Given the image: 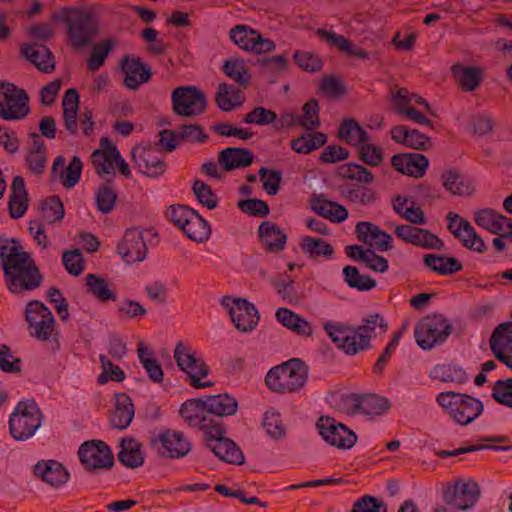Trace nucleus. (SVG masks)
Returning <instances> with one entry per match:
<instances>
[{
    "label": "nucleus",
    "instance_id": "obj_50",
    "mask_svg": "<svg viewBox=\"0 0 512 512\" xmlns=\"http://www.w3.org/2000/svg\"><path fill=\"white\" fill-rule=\"evenodd\" d=\"M327 142L326 134L314 132L312 134H302L296 139L291 140L290 146L293 151L300 154H308Z\"/></svg>",
    "mask_w": 512,
    "mask_h": 512
},
{
    "label": "nucleus",
    "instance_id": "obj_34",
    "mask_svg": "<svg viewBox=\"0 0 512 512\" xmlns=\"http://www.w3.org/2000/svg\"><path fill=\"white\" fill-rule=\"evenodd\" d=\"M28 208V193L24 179L14 177L11 184V193L8 201L9 214L13 219L21 218Z\"/></svg>",
    "mask_w": 512,
    "mask_h": 512
},
{
    "label": "nucleus",
    "instance_id": "obj_60",
    "mask_svg": "<svg viewBox=\"0 0 512 512\" xmlns=\"http://www.w3.org/2000/svg\"><path fill=\"white\" fill-rule=\"evenodd\" d=\"M339 175L343 178L359 181L365 184H370L374 181V176L370 170L355 163H348L341 166L339 169Z\"/></svg>",
    "mask_w": 512,
    "mask_h": 512
},
{
    "label": "nucleus",
    "instance_id": "obj_28",
    "mask_svg": "<svg viewBox=\"0 0 512 512\" xmlns=\"http://www.w3.org/2000/svg\"><path fill=\"white\" fill-rule=\"evenodd\" d=\"M254 153L245 148L228 147L218 154V162L223 171H232L250 166Z\"/></svg>",
    "mask_w": 512,
    "mask_h": 512
},
{
    "label": "nucleus",
    "instance_id": "obj_2",
    "mask_svg": "<svg viewBox=\"0 0 512 512\" xmlns=\"http://www.w3.org/2000/svg\"><path fill=\"white\" fill-rule=\"evenodd\" d=\"M62 22L66 25L67 42L76 51L90 47L100 32L98 17L91 9L66 8Z\"/></svg>",
    "mask_w": 512,
    "mask_h": 512
},
{
    "label": "nucleus",
    "instance_id": "obj_31",
    "mask_svg": "<svg viewBox=\"0 0 512 512\" xmlns=\"http://www.w3.org/2000/svg\"><path fill=\"white\" fill-rule=\"evenodd\" d=\"M21 54L42 72L54 71L55 63L52 52L44 45L23 44L20 47Z\"/></svg>",
    "mask_w": 512,
    "mask_h": 512
},
{
    "label": "nucleus",
    "instance_id": "obj_5",
    "mask_svg": "<svg viewBox=\"0 0 512 512\" xmlns=\"http://www.w3.org/2000/svg\"><path fill=\"white\" fill-rule=\"evenodd\" d=\"M173 357L178 368L186 374L187 381L193 388L201 389L214 385L212 381H201L208 376L210 368L191 346L184 342H178Z\"/></svg>",
    "mask_w": 512,
    "mask_h": 512
},
{
    "label": "nucleus",
    "instance_id": "obj_32",
    "mask_svg": "<svg viewBox=\"0 0 512 512\" xmlns=\"http://www.w3.org/2000/svg\"><path fill=\"white\" fill-rule=\"evenodd\" d=\"M390 133L393 141L415 150H426L431 146L429 137L404 125L394 126Z\"/></svg>",
    "mask_w": 512,
    "mask_h": 512
},
{
    "label": "nucleus",
    "instance_id": "obj_23",
    "mask_svg": "<svg viewBox=\"0 0 512 512\" xmlns=\"http://www.w3.org/2000/svg\"><path fill=\"white\" fill-rule=\"evenodd\" d=\"M490 348L498 360L512 368V323L505 322L495 328Z\"/></svg>",
    "mask_w": 512,
    "mask_h": 512
},
{
    "label": "nucleus",
    "instance_id": "obj_6",
    "mask_svg": "<svg viewBox=\"0 0 512 512\" xmlns=\"http://www.w3.org/2000/svg\"><path fill=\"white\" fill-rule=\"evenodd\" d=\"M42 413L33 400L20 401L9 419L11 436L18 441L32 437L41 426Z\"/></svg>",
    "mask_w": 512,
    "mask_h": 512
},
{
    "label": "nucleus",
    "instance_id": "obj_39",
    "mask_svg": "<svg viewBox=\"0 0 512 512\" xmlns=\"http://www.w3.org/2000/svg\"><path fill=\"white\" fill-rule=\"evenodd\" d=\"M142 445L133 438H125L120 443L118 460L121 464L129 468H138L144 463V454Z\"/></svg>",
    "mask_w": 512,
    "mask_h": 512
},
{
    "label": "nucleus",
    "instance_id": "obj_58",
    "mask_svg": "<svg viewBox=\"0 0 512 512\" xmlns=\"http://www.w3.org/2000/svg\"><path fill=\"white\" fill-rule=\"evenodd\" d=\"M65 215L64 205L59 197L51 196L41 204V216L49 224L59 222Z\"/></svg>",
    "mask_w": 512,
    "mask_h": 512
},
{
    "label": "nucleus",
    "instance_id": "obj_20",
    "mask_svg": "<svg viewBox=\"0 0 512 512\" xmlns=\"http://www.w3.org/2000/svg\"><path fill=\"white\" fill-rule=\"evenodd\" d=\"M151 444L161 455L171 458L183 457L191 448L183 433L171 430L160 433L157 438L152 439Z\"/></svg>",
    "mask_w": 512,
    "mask_h": 512
},
{
    "label": "nucleus",
    "instance_id": "obj_7",
    "mask_svg": "<svg viewBox=\"0 0 512 512\" xmlns=\"http://www.w3.org/2000/svg\"><path fill=\"white\" fill-rule=\"evenodd\" d=\"M452 325L441 314L423 318L415 326L414 336L419 347L429 350L444 343L452 333Z\"/></svg>",
    "mask_w": 512,
    "mask_h": 512
},
{
    "label": "nucleus",
    "instance_id": "obj_25",
    "mask_svg": "<svg viewBox=\"0 0 512 512\" xmlns=\"http://www.w3.org/2000/svg\"><path fill=\"white\" fill-rule=\"evenodd\" d=\"M356 233L359 241L370 247H375L379 251H388L392 249V237L381 230L372 222L362 221L356 225Z\"/></svg>",
    "mask_w": 512,
    "mask_h": 512
},
{
    "label": "nucleus",
    "instance_id": "obj_11",
    "mask_svg": "<svg viewBox=\"0 0 512 512\" xmlns=\"http://www.w3.org/2000/svg\"><path fill=\"white\" fill-rule=\"evenodd\" d=\"M343 406L348 415L380 416L390 409V402L376 394L350 393L343 398Z\"/></svg>",
    "mask_w": 512,
    "mask_h": 512
},
{
    "label": "nucleus",
    "instance_id": "obj_57",
    "mask_svg": "<svg viewBox=\"0 0 512 512\" xmlns=\"http://www.w3.org/2000/svg\"><path fill=\"white\" fill-rule=\"evenodd\" d=\"M117 192L110 183L98 187L95 192V203L97 209L103 213H110L116 204Z\"/></svg>",
    "mask_w": 512,
    "mask_h": 512
},
{
    "label": "nucleus",
    "instance_id": "obj_48",
    "mask_svg": "<svg viewBox=\"0 0 512 512\" xmlns=\"http://www.w3.org/2000/svg\"><path fill=\"white\" fill-rule=\"evenodd\" d=\"M342 196L348 202L361 207L373 205L377 201L376 192L362 185H350L342 189Z\"/></svg>",
    "mask_w": 512,
    "mask_h": 512
},
{
    "label": "nucleus",
    "instance_id": "obj_18",
    "mask_svg": "<svg viewBox=\"0 0 512 512\" xmlns=\"http://www.w3.org/2000/svg\"><path fill=\"white\" fill-rule=\"evenodd\" d=\"M229 302L234 305L229 308V314L237 330L249 332L253 330L259 321V314L255 306L244 298H224L222 303L229 306Z\"/></svg>",
    "mask_w": 512,
    "mask_h": 512
},
{
    "label": "nucleus",
    "instance_id": "obj_26",
    "mask_svg": "<svg viewBox=\"0 0 512 512\" xmlns=\"http://www.w3.org/2000/svg\"><path fill=\"white\" fill-rule=\"evenodd\" d=\"M391 165L402 174L420 178L425 174L429 160L420 153L396 154L391 159Z\"/></svg>",
    "mask_w": 512,
    "mask_h": 512
},
{
    "label": "nucleus",
    "instance_id": "obj_40",
    "mask_svg": "<svg viewBox=\"0 0 512 512\" xmlns=\"http://www.w3.org/2000/svg\"><path fill=\"white\" fill-rule=\"evenodd\" d=\"M244 97L241 88L227 83H220L215 95V102L222 111H231L242 105Z\"/></svg>",
    "mask_w": 512,
    "mask_h": 512
},
{
    "label": "nucleus",
    "instance_id": "obj_16",
    "mask_svg": "<svg viewBox=\"0 0 512 512\" xmlns=\"http://www.w3.org/2000/svg\"><path fill=\"white\" fill-rule=\"evenodd\" d=\"M480 489L473 480L466 482L458 480L452 486H448L443 493L446 504L457 510H468L478 501Z\"/></svg>",
    "mask_w": 512,
    "mask_h": 512
},
{
    "label": "nucleus",
    "instance_id": "obj_44",
    "mask_svg": "<svg viewBox=\"0 0 512 512\" xmlns=\"http://www.w3.org/2000/svg\"><path fill=\"white\" fill-rule=\"evenodd\" d=\"M205 403H207L210 416L219 420H221L220 417L235 414L238 408L235 398L228 394L208 396Z\"/></svg>",
    "mask_w": 512,
    "mask_h": 512
},
{
    "label": "nucleus",
    "instance_id": "obj_17",
    "mask_svg": "<svg viewBox=\"0 0 512 512\" xmlns=\"http://www.w3.org/2000/svg\"><path fill=\"white\" fill-rule=\"evenodd\" d=\"M180 414L189 426L201 429L204 431L205 435L208 434L213 426H217L222 422L210 416L207 403H205L203 399H191L186 401L181 406Z\"/></svg>",
    "mask_w": 512,
    "mask_h": 512
},
{
    "label": "nucleus",
    "instance_id": "obj_1",
    "mask_svg": "<svg viewBox=\"0 0 512 512\" xmlns=\"http://www.w3.org/2000/svg\"><path fill=\"white\" fill-rule=\"evenodd\" d=\"M0 265L6 286L13 294L33 291L43 282L34 259L14 239L0 238Z\"/></svg>",
    "mask_w": 512,
    "mask_h": 512
},
{
    "label": "nucleus",
    "instance_id": "obj_33",
    "mask_svg": "<svg viewBox=\"0 0 512 512\" xmlns=\"http://www.w3.org/2000/svg\"><path fill=\"white\" fill-rule=\"evenodd\" d=\"M315 34L331 48H336L341 52L360 59L368 58L367 51L352 45L346 37L336 34L333 30L317 29Z\"/></svg>",
    "mask_w": 512,
    "mask_h": 512
},
{
    "label": "nucleus",
    "instance_id": "obj_59",
    "mask_svg": "<svg viewBox=\"0 0 512 512\" xmlns=\"http://www.w3.org/2000/svg\"><path fill=\"white\" fill-rule=\"evenodd\" d=\"M298 125L312 131L320 126L319 104L316 99H310L303 105L302 116H298Z\"/></svg>",
    "mask_w": 512,
    "mask_h": 512
},
{
    "label": "nucleus",
    "instance_id": "obj_10",
    "mask_svg": "<svg viewBox=\"0 0 512 512\" xmlns=\"http://www.w3.org/2000/svg\"><path fill=\"white\" fill-rule=\"evenodd\" d=\"M172 109L175 114L184 117H195L206 110V97L194 86H181L173 90L171 95Z\"/></svg>",
    "mask_w": 512,
    "mask_h": 512
},
{
    "label": "nucleus",
    "instance_id": "obj_9",
    "mask_svg": "<svg viewBox=\"0 0 512 512\" xmlns=\"http://www.w3.org/2000/svg\"><path fill=\"white\" fill-rule=\"evenodd\" d=\"M28 101L24 89L0 81V118L7 121L24 119L30 112Z\"/></svg>",
    "mask_w": 512,
    "mask_h": 512
},
{
    "label": "nucleus",
    "instance_id": "obj_13",
    "mask_svg": "<svg viewBox=\"0 0 512 512\" xmlns=\"http://www.w3.org/2000/svg\"><path fill=\"white\" fill-rule=\"evenodd\" d=\"M80 462L88 471L109 470L114 464V457L109 446L101 440L84 442L79 450Z\"/></svg>",
    "mask_w": 512,
    "mask_h": 512
},
{
    "label": "nucleus",
    "instance_id": "obj_3",
    "mask_svg": "<svg viewBox=\"0 0 512 512\" xmlns=\"http://www.w3.org/2000/svg\"><path fill=\"white\" fill-rule=\"evenodd\" d=\"M309 368L299 358H292L271 368L265 377L267 387L279 394H292L302 390L308 380Z\"/></svg>",
    "mask_w": 512,
    "mask_h": 512
},
{
    "label": "nucleus",
    "instance_id": "obj_56",
    "mask_svg": "<svg viewBox=\"0 0 512 512\" xmlns=\"http://www.w3.org/2000/svg\"><path fill=\"white\" fill-rule=\"evenodd\" d=\"M85 281L87 291L100 301L116 300V295L109 289L108 283L104 278L96 274H88Z\"/></svg>",
    "mask_w": 512,
    "mask_h": 512
},
{
    "label": "nucleus",
    "instance_id": "obj_46",
    "mask_svg": "<svg viewBox=\"0 0 512 512\" xmlns=\"http://www.w3.org/2000/svg\"><path fill=\"white\" fill-rule=\"evenodd\" d=\"M424 264L440 275H450L461 271L462 263L455 257L438 254H427L423 259Z\"/></svg>",
    "mask_w": 512,
    "mask_h": 512
},
{
    "label": "nucleus",
    "instance_id": "obj_63",
    "mask_svg": "<svg viewBox=\"0 0 512 512\" xmlns=\"http://www.w3.org/2000/svg\"><path fill=\"white\" fill-rule=\"evenodd\" d=\"M99 360L103 370L97 379L99 384H106L109 381L122 382L125 379L124 371L114 365L106 355H100Z\"/></svg>",
    "mask_w": 512,
    "mask_h": 512
},
{
    "label": "nucleus",
    "instance_id": "obj_4",
    "mask_svg": "<svg viewBox=\"0 0 512 512\" xmlns=\"http://www.w3.org/2000/svg\"><path fill=\"white\" fill-rule=\"evenodd\" d=\"M437 403L451 419L461 426H467L483 412V403L467 394L441 392L436 398Z\"/></svg>",
    "mask_w": 512,
    "mask_h": 512
},
{
    "label": "nucleus",
    "instance_id": "obj_54",
    "mask_svg": "<svg viewBox=\"0 0 512 512\" xmlns=\"http://www.w3.org/2000/svg\"><path fill=\"white\" fill-rule=\"evenodd\" d=\"M343 279L350 288L359 291H369L376 287V281L368 275H361L355 266L343 268Z\"/></svg>",
    "mask_w": 512,
    "mask_h": 512
},
{
    "label": "nucleus",
    "instance_id": "obj_51",
    "mask_svg": "<svg viewBox=\"0 0 512 512\" xmlns=\"http://www.w3.org/2000/svg\"><path fill=\"white\" fill-rule=\"evenodd\" d=\"M138 358L140 363L146 370L149 378L155 383H161L163 381V370L161 365L154 357V353L151 350H148L147 347L140 342L138 344Z\"/></svg>",
    "mask_w": 512,
    "mask_h": 512
},
{
    "label": "nucleus",
    "instance_id": "obj_64",
    "mask_svg": "<svg viewBox=\"0 0 512 512\" xmlns=\"http://www.w3.org/2000/svg\"><path fill=\"white\" fill-rule=\"evenodd\" d=\"M293 58L297 66L304 71L315 73L323 67L321 58L312 51L298 50L294 53Z\"/></svg>",
    "mask_w": 512,
    "mask_h": 512
},
{
    "label": "nucleus",
    "instance_id": "obj_35",
    "mask_svg": "<svg viewBox=\"0 0 512 512\" xmlns=\"http://www.w3.org/2000/svg\"><path fill=\"white\" fill-rule=\"evenodd\" d=\"M134 417V405L126 393L115 394V409L111 415V425L117 429H126Z\"/></svg>",
    "mask_w": 512,
    "mask_h": 512
},
{
    "label": "nucleus",
    "instance_id": "obj_42",
    "mask_svg": "<svg viewBox=\"0 0 512 512\" xmlns=\"http://www.w3.org/2000/svg\"><path fill=\"white\" fill-rule=\"evenodd\" d=\"M338 137L349 145L358 147L371 140L368 133L352 118L344 119L339 126Z\"/></svg>",
    "mask_w": 512,
    "mask_h": 512
},
{
    "label": "nucleus",
    "instance_id": "obj_62",
    "mask_svg": "<svg viewBox=\"0 0 512 512\" xmlns=\"http://www.w3.org/2000/svg\"><path fill=\"white\" fill-rule=\"evenodd\" d=\"M325 332L336 346L344 351V345L348 341L351 327L341 322H327L323 326Z\"/></svg>",
    "mask_w": 512,
    "mask_h": 512
},
{
    "label": "nucleus",
    "instance_id": "obj_61",
    "mask_svg": "<svg viewBox=\"0 0 512 512\" xmlns=\"http://www.w3.org/2000/svg\"><path fill=\"white\" fill-rule=\"evenodd\" d=\"M435 374L442 382L463 384L468 380L466 372L461 367L454 364L438 365L435 368Z\"/></svg>",
    "mask_w": 512,
    "mask_h": 512
},
{
    "label": "nucleus",
    "instance_id": "obj_41",
    "mask_svg": "<svg viewBox=\"0 0 512 512\" xmlns=\"http://www.w3.org/2000/svg\"><path fill=\"white\" fill-rule=\"evenodd\" d=\"M275 316L283 326L297 335L311 336L313 333V327L310 322L287 308H279Z\"/></svg>",
    "mask_w": 512,
    "mask_h": 512
},
{
    "label": "nucleus",
    "instance_id": "obj_24",
    "mask_svg": "<svg viewBox=\"0 0 512 512\" xmlns=\"http://www.w3.org/2000/svg\"><path fill=\"white\" fill-rule=\"evenodd\" d=\"M476 224L492 234L502 233L503 237L512 240V219L485 208L475 212Z\"/></svg>",
    "mask_w": 512,
    "mask_h": 512
},
{
    "label": "nucleus",
    "instance_id": "obj_53",
    "mask_svg": "<svg viewBox=\"0 0 512 512\" xmlns=\"http://www.w3.org/2000/svg\"><path fill=\"white\" fill-rule=\"evenodd\" d=\"M443 186L453 195H469L473 188L471 183L456 170H449L442 174Z\"/></svg>",
    "mask_w": 512,
    "mask_h": 512
},
{
    "label": "nucleus",
    "instance_id": "obj_38",
    "mask_svg": "<svg viewBox=\"0 0 512 512\" xmlns=\"http://www.w3.org/2000/svg\"><path fill=\"white\" fill-rule=\"evenodd\" d=\"M100 145L105 150H95L92 153V164L95 168V171L98 175H113L114 174V160L113 152L117 149L116 146L111 145L107 138H102L100 140Z\"/></svg>",
    "mask_w": 512,
    "mask_h": 512
},
{
    "label": "nucleus",
    "instance_id": "obj_49",
    "mask_svg": "<svg viewBox=\"0 0 512 512\" xmlns=\"http://www.w3.org/2000/svg\"><path fill=\"white\" fill-rule=\"evenodd\" d=\"M312 208L318 215L335 223H341L348 218L347 209L333 201L317 198Z\"/></svg>",
    "mask_w": 512,
    "mask_h": 512
},
{
    "label": "nucleus",
    "instance_id": "obj_21",
    "mask_svg": "<svg viewBox=\"0 0 512 512\" xmlns=\"http://www.w3.org/2000/svg\"><path fill=\"white\" fill-rule=\"evenodd\" d=\"M394 233L405 243H409L417 247L440 250L444 246L443 241L438 238V236L432 234L426 229L416 226L408 224L397 225L394 229Z\"/></svg>",
    "mask_w": 512,
    "mask_h": 512
},
{
    "label": "nucleus",
    "instance_id": "obj_43",
    "mask_svg": "<svg viewBox=\"0 0 512 512\" xmlns=\"http://www.w3.org/2000/svg\"><path fill=\"white\" fill-rule=\"evenodd\" d=\"M32 147L26 156V162L34 174H42L47 162L45 142L37 133H31Z\"/></svg>",
    "mask_w": 512,
    "mask_h": 512
},
{
    "label": "nucleus",
    "instance_id": "obj_19",
    "mask_svg": "<svg viewBox=\"0 0 512 512\" xmlns=\"http://www.w3.org/2000/svg\"><path fill=\"white\" fill-rule=\"evenodd\" d=\"M118 254L127 264L141 262L146 258L147 246L143 232L137 228L126 230L117 247Z\"/></svg>",
    "mask_w": 512,
    "mask_h": 512
},
{
    "label": "nucleus",
    "instance_id": "obj_29",
    "mask_svg": "<svg viewBox=\"0 0 512 512\" xmlns=\"http://www.w3.org/2000/svg\"><path fill=\"white\" fill-rule=\"evenodd\" d=\"M121 67L125 74L124 84L132 90H136L142 83L148 82L151 77L150 68L140 59L125 57L121 62Z\"/></svg>",
    "mask_w": 512,
    "mask_h": 512
},
{
    "label": "nucleus",
    "instance_id": "obj_30",
    "mask_svg": "<svg viewBox=\"0 0 512 512\" xmlns=\"http://www.w3.org/2000/svg\"><path fill=\"white\" fill-rule=\"evenodd\" d=\"M34 473L52 487L64 485L70 476L66 468L54 460L38 462L34 467Z\"/></svg>",
    "mask_w": 512,
    "mask_h": 512
},
{
    "label": "nucleus",
    "instance_id": "obj_37",
    "mask_svg": "<svg viewBox=\"0 0 512 512\" xmlns=\"http://www.w3.org/2000/svg\"><path fill=\"white\" fill-rule=\"evenodd\" d=\"M451 73L459 87L466 92L474 91L482 79V70L475 66L455 64L451 67Z\"/></svg>",
    "mask_w": 512,
    "mask_h": 512
},
{
    "label": "nucleus",
    "instance_id": "obj_47",
    "mask_svg": "<svg viewBox=\"0 0 512 512\" xmlns=\"http://www.w3.org/2000/svg\"><path fill=\"white\" fill-rule=\"evenodd\" d=\"M224 74L240 88H246L251 82V74L245 62L240 58H231L223 63Z\"/></svg>",
    "mask_w": 512,
    "mask_h": 512
},
{
    "label": "nucleus",
    "instance_id": "obj_22",
    "mask_svg": "<svg viewBox=\"0 0 512 512\" xmlns=\"http://www.w3.org/2000/svg\"><path fill=\"white\" fill-rule=\"evenodd\" d=\"M131 156L139 172L149 177H158L166 170L162 156L153 148L136 146L132 149Z\"/></svg>",
    "mask_w": 512,
    "mask_h": 512
},
{
    "label": "nucleus",
    "instance_id": "obj_52",
    "mask_svg": "<svg viewBox=\"0 0 512 512\" xmlns=\"http://www.w3.org/2000/svg\"><path fill=\"white\" fill-rule=\"evenodd\" d=\"M182 231L189 239L199 243L206 241L211 233L208 222L197 211L193 213Z\"/></svg>",
    "mask_w": 512,
    "mask_h": 512
},
{
    "label": "nucleus",
    "instance_id": "obj_45",
    "mask_svg": "<svg viewBox=\"0 0 512 512\" xmlns=\"http://www.w3.org/2000/svg\"><path fill=\"white\" fill-rule=\"evenodd\" d=\"M299 247L310 259H317L319 257L331 259L334 254V249L330 243L321 238L312 236H303L300 240Z\"/></svg>",
    "mask_w": 512,
    "mask_h": 512
},
{
    "label": "nucleus",
    "instance_id": "obj_15",
    "mask_svg": "<svg viewBox=\"0 0 512 512\" xmlns=\"http://www.w3.org/2000/svg\"><path fill=\"white\" fill-rule=\"evenodd\" d=\"M317 428L328 444L339 449H350L357 441V435L352 430L328 416L318 420Z\"/></svg>",
    "mask_w": 512,
    "mask_h": 512
},
{
    "label": "nucleus",
    "instance_id": "obj_27",
    "mask_svg": "<svg viewBox=\"0 0 512 512\" xmlns=\"http://www.w3.org/2000/svg\"><path fill=\"white\" fill-rule=\"evenodd\" d=\"M65 162L66 159L64 156H57L53 162L51 173L53 177L58 175L62 185L65 188L70 189L79 182L83 164L78 156H74L69 165L63 168Z\"/></svg>",
    "mask_w": 512,
    "mask_h": 512
},
{
    "label": "nucleus",
    "instance_id": "obj_8",
    "mask_svg": "<svg viewBox=\"0 0 512 512\" xmlns=\"http://www.w3.org/2000/svg\"><path fill=\"white\" fill-rule=\"evenodd\" d=\"M25 318L32 337L44 342H49L55 338L56 325L54 315L39 300H31L27 303Z\"/></svg>",
    "mask_w": 512,
    "mask_h": 512
},
{
    "label": "nucleus",
    "instance_id": "obj_55",
    "mask_svg": "<svg viewBox=\"0 0 512 512\" xmlns=\"http://www.w3.org/2000/svg\"><path fill=\"white\" fill-rule=\"evenodd\" d=\"M114 45L115 41L113 39H104L95 44L87 60L88 70L93 72L99 70L104 65Z\"/></svg>",
    "mask_w": 512,
    "mask_h": 512
},
{
    "label": "nucleus",
    "instance_id": "obj_12",
    "mask_svg": "<svg viewBox=\"0 0 512 512\" xmlns=\"http://www.w3.org/2000/svg\"><path fill=\"white\" fill-rule=\"evenodd\" d=\"M230 39L240 49L254 53L263 54L275 49V43L251 27L240 24L230 29Z\"/></svg>",
    "mask_w": 512,
    "mask_h": 512
},
{
    "label": "nucleus",
    "instance_id": "obj_14",
    "mask_svg": "<svg viewBox=\"0 0 512 512\" xmlns=\"http://www.w3.org/2000/svg\"><path fill=\"white\" fill-rule=\"evenodd\" d=\"M224 434L222 422L213 426L205 435L208 447L221 460L231 464H242L244 462L242 451L232 440L224 437Z\"/></svg>",
    "mask_w": 512,
    "mask_h": 512
},
{
    "label": "nucleus",
    "instance_id": "obj_36",
    "mask_svg": "<svg viewBox=\"0 0 512 512\" xmlns=\"http://www.w3.org/2000/svg\"><path fill=\"white\" fill-rule=\"evenodd\" d=\"M258 230L260 240L267 251L277 253L284 249L287 237L276 224L265 221Z\"/></svg>",
    "mask_w": 512,
    "mask_h": 512
}]
</instances>
